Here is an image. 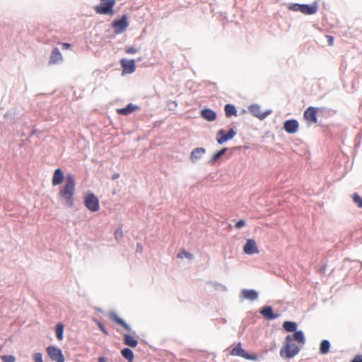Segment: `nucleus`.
<instances>
[{"mask_svg": "<svg viewBox=\"0 0 362 362\" xmlns=\"http://www.w3.org/2000/svg\"><path fill=\"white\" fill-rule=\"evenodd\" d=\"M76 182L74 176L69 174L65 177V184L59 192V197L65 200V204L68 207L73 206V196L74 195Z\"/></svg>", "mask_w": 362, "mask_h": 362, "instance_id": "f257e3e1", "label": "nucleus"}, {"mask_svg": "<svg viewBox=\"0 0 362 362\" xmlns=\"http://www.w3.org/2000/svg\"><path fill=\"white\" fill-rule=\"evenodd\" d=\"M292 341L293 338L291 335H288L286 337L285 346L280 351V355L281 357L291 358L298 354L299 348L296 344H293Z\"/></svg>", "mask_w": 362, "mask_h": 362, "instance_id": "f03ea898", "label": "nucleus"}, {"mask_svg": "<svg viewBox=\"0 0 362 362\" xmlns=\"http://www.w3.org/2000/svg\"><path fill=\"white\" fill-rule=\"evenodd\" d=\"M115 0H100V4L95 8L98 14H112Z\"/></svg>", "mask_w": 362, "mask_h": 362, "instance_id": "7ed1b4c3", "label": "nucleus"}, {"mask_svg": "<svg viewBox=\"0 0 362 362\" xmlns=\"http://www.w3.org/2000/svg\"><path fill=\"white\" fill-rule=\"evenodd\" d=\"M249 112L254 117L258 118L260 120L264 119L272 112V110H267L264 112H262L261 107L258 104H252L248 107Z\"/></svg>", "mask_w": 362, "mask_h": 362, "instance_id": "20e7f679", "label": "nucleus"}, {"mask_svg": "<svg viewBox=\"0 0 362 362\" xmlns=\"http://www.w3.org/2000/svg\"><path fill=\"white\" fill-rule=\"evenodd\" d=\"M85 206L91 211H97L99 210L100 204L98 197L93 193L88 194L84 200Z\"/></svg>", "mask_w": 362, "mask_h": 362, "instance_id": "39448f33", "label": "nucleus"}, {"mask_svg": "<svg viewBox=\"0 0 362 362\" xmlns=\"http://www.w3.org/2000/svg\"><path fill=\"white\" fill-rule=\"evenodd\" d=\"M230 354L233 356H240V357H243L247 360H251V361H257V356L255 354H247L243 349H242L240 342H239L230 351Z\"/></svg>", "mask_w": 362, "mask_h": 362, "instance_id": "423d86ee", "label": "nucleus"}, {"mask_svg": "<svg viewBox=\"0 0 362 362\" xmlns=\"http://www.w3.org/2000/svg\"><path fill=\"white\" fill-rule=\"evenodd\" d=\"M47 352L52 361L57 362L64 361V357L63 356L62 351L59 348H57L53 346H49L47 348Z\"/></svg>", "mask_w": 362, "mask_h": 362, "instance_id": "0eeeda50", "label": "nucleus"}, {"mask_svg": "<svg viewBox=\"0 0 362 362\" xmlns=\"http://www.w3.org/2000/svg\"><path fill=\"white\" fill-rule=\"evenodd\" d=\"M236 134V132L233 129H230L227 134L223 129H219L217 133V142L219 144H223L226 141L232 139Z\"/></svg>", "mask_w": 362, "mask_h": 362, "instance_id": "6e6552de", "label": "nucleus"}, {"mask_svg": "<svg viewBox=\"0 0 362 362\" xmlns=\"http://www.w3.org/2000/svg\"><path fill=\"white\" fill-rule=\"evenodd\" d=\"M128 25L129 23L126 16H123L119 20L115 21L112 23V27L115 28L117 34L123 33L127 28Z\"/></svg>", "mask_w": 362, "mask_h": 362, "instance_id": "1a4fd4ad", "label": "nucleus"}, {"mask_svg": "<svg viewBox=\"0 0 362 362\" xmlns=\"http://www.w3.org/2000/svg\"><path fill=\"white\" fill-rule=\"evenodd\" d=\"M120 64L123 69V73L132 74L136 69L135 61L134 59H122Z\"/></svg>", "mask_w": 362, "mask_h": 362, "instance_id": "9d476101", "label": "nucleus"}, {"mask_svg": "<svg viewBox=\"0 0 362 362\" xmlns=\"http://www.w3.org/2000/svg\"><path fill=\"white\" fill-rule=\"evenodd\" d=\"M243 251L247 255H253L259 252L256 243L253 239H248L243 247Z\"/></svg>", "mask_w": 362, "mask_h": 362, "instance_id": "9b49d317", "label": "nucleus"}, {"mask_svg": "<svg viewBox=\"0 0 362 362\" xmlns=\"http://www.w3.org/2000/svg\"><path fill=\"white\" fill-rule=\"evenodd\" d=\"M299 127L296 119H289L284 122V129L288 134H294L298 132Z\"/></svg>", "mask_w": 362, "mask_h": 362, "instance_id": "f8f14e48", "label": "nucleus"}, {"mask_svg": "<svg viewBox=\"0 0 362 362\" xmlns=\"http://www.w3.org/2000/svg\"><path fill=\"white\" fill-rule=\"evenodd\" d=\"M259 313L268 320L276 319L280 316V315L278 313H273L272 308L271 306L262 307L259 311Z\"/></svg>", "mask_w": 362, "mask_h": 362, "instance_id": "ddd939ff", "label": "nucleus"}, {"mask_svg": "<svg viewBox=\"0 0 362 362\" xmlns=\"http://www.w3.org/2000/svg\"><path fill=\"white\" fill-rule=\"evenodd\" d=\"M317 110L313 107H309L304 112L305 118L310 123H316L317 119Z\"/></svg>", "mask_w": 362, "mask_h": 362, "instance_id": "4468645a", "label": "nucleus"}, {"mask_svg": "<svg viewBox=\"0 0 362 362\" xmlns=\"http://www.w3.org/2000/svg\"><path fill=\"white\" fill-rule=\"evenodd\" d=\"M317 11V4H313L312 5L310 4H302L300 11L303 14L305 15H313L316 13Z\"/></svg>", "mask_w": 362, "mask_h": 362, "instance_id": "2eb2a0df", "label": "nucleus"}, {"mask_svg": "<svg viewBox=\"0 0 362 362\" xmlns=\"http://www.w3.org/2000/svg\"><path fill=\"white\" fill-rule=\"evenodd\" d=\"M64 179V175L63 171L60 168H57L54 170L52 183L53 186H57L60 185Z\"/></svg>", "mask_w": 362, "mask_h": 362, "instance_id": "dca6fc26", "label": "nucleus"}, {"mask_svg": "<svg viewBox=\"0 0 362 362\" xmlns=\"http://www.w3.org/2000/svg\"><path fill=\"white\" fill-rule=\"evenodd\" d=\"M201 116L209 122H213L216 118V113L213 110L206 108L201 111Z\"/></svg>", "mask_w": 362, "mask_h": 362, "instance_id": "f3484780", "label": "nucleus"}, {"mask_svg": "<svg viewBox=\"0 0 362 362\" xmlns=\"http://www.w3.org/2000/svg\"><path fill=\"white\" fill-rule=\"evenodd\" d=\"M62 60L63 57L59 49L57 47L54 48L50 54L49 63L57 64Z\"/></svg>", "mask_w": 362, "mask_h": 362, "instance_id": "a211bd4d", "label": "nucleus"}, {"mask_svg": "<svg viewBox=\"0 0 362 362\" xmlns=\"http://www.w3.org/2000/svg\"><path fill=\"white\" fill-rule=\"evenodd\" d=\"M206 150L205 148L202 147H198L194 148L190 156V158L193 163L197 162L198 160H199L203 155L205 153Z\"/></svg>", "mask_w": 362, "mask_h": 362, "instance_id": "6ab92c4d", "label": "nucleus"}, {"mask_svg": "<svg viewBox=\"0 0 362 362\" xmlns=\"http://www.w3.org/2000/svg\"><path fill=\"white\" fill-rule=\"evenodd\" d=\"M241 294L243 298L250 300H257L258 298V293L254 289H243Z\"/></svg>", "mask_w": 362, "mask_h": 362, "instance_id": "aec40b11", "label": "nucleus"}, {"mask_svg": "<svg viewBox=\"0 0 362 362\" xmlns=\"http://www.w3.org/2000/svg\"><path fill=\"white\" fill-rule=\"evenodd\" d=\"M139 108V107L137 105L129 103L125 107L118 109L117 112L120 115H128Z\"/></svg>", "mask_w": 362, "mask_h": 362, "instance_id": "412c9836", "label": "nucleus"}, {"mask_svg": "<svg viewBox=\"0 0 362 362\" xmlns=\"http://www.w3.org/2000/svg\"><path fill=\"white\" fill-rule=\"evenodd\" d=\"M110 317L111 318V320H112L116 323L122 326L127 330H128V331L131 330L129 325L128 324H127L124 320H123L122 319L119 317L115 312H112L110 314Z\"/></svg>", "mask_w": 362, "mask_h": 362, "instance_id": "4be33fe9", "label": "nucleus"}, {"mask_svg": "<svg viewBox=\"0 0 362 362\" xmlns=\"http://www.w3.org/2000/svg\"><path fill=\"white\" fill-rule=\"evenodd\" d=\"M124 342L127 346L133 348L138 344V341L128 334H124Z\"/></svg>", "mask_w": 362, "mask_h": 362, "instance_id": "5701e85b", "label": "nucleus"}, {"mask_svg": "<svg viewBox=\"0 0 362 362\" xmlns=\"http://www.w3.org/2000/svg\"><path fill=\"white\" fill-rule=\"evenodd\" d=\"M225 114L227 117H230L233 115H237V110L233 105L227 104L224 107Z\"/></svg>", "mask_w": 362, "mask_h": 362, "instance_id": "b1692460", "label": "nucleus"}, {"mask_svg": "<svg viewBox=\"0 0 362 362\" xmlns=\"http://www.w3.org/2000/svg\"><path fill=\"white\" fill-rule=\"evenodd\" d=\"M292 338L293 340H295L300 344H304L305 343L304 334L301 330L296 331Z\"/></svg>", "mask_w": 362, "mask_h": 362, "instance_id": "393cba45", "label": "nucleus"}, {"mask_svg": "<svg viewBox=\"0 0 362 362\" xmlns=\"http://www.w3.org/2000/svg\"><path fill=\"white\" fill-rule=\"evenodd\" d=\"M284 329L290 332H296L297 329V325L294 322L286 321L283 324Z\"/></svg>", "mask_w": 362, "mask_h": 362, "instance_id": "a878e982", "label": "nucleus"}, {"mask_svg": "<svg viewBox=\"0 0 362 362\" xmlns=\"http://www.w3.org/2000/svg\"><path fill=\"white\" fill-rule=\"evenodd\" d=\"M121 354L122 356L128 361L132 362L134 360V353L129 348H124L122 350Z\"/></svg>", "mask_w": 362, "mask_h": 362, "instance_id": "bb28decb", "label": "nucleus"}, {"mask_svg": "<svg viewBox=\"0 0 362 362\" xmlns=\"http://www.w3.org/2000/svg\"><path fill=\"white\" fill-rule=\"evenodd\" d=\"M330 348V343L328 340L324 339L321 341L320 346V352L322 354H326L329 352Z\"/></svg>", "mask_w": 362, "mask_h": 362, "instance_id": "cd10ccee", "label": "nucleus"}, {"mask_svg": "<svg viewBox=\"0 0 362 362\" xmlns=\"http://www.w3.org/2000/svg\"><path fill=\"white\" fill-rule=\"evenodd\" d=\"M64 332V325L62 324H58L56 327V336L59 340H62Z\"/></svg>", "mask_w": 362, "mask_h": 362, "instance_id": "c85d7f7f", "label": "nucleus"}, {"mask_svg": "<svg viewBox=\"0 0 362 362\" xmlns=\"http://www.w3.org/2000/svg\"><path fill=\"white\" fill-rule=\"evenodd\" d=\"M226 151H227V148H223L221 150H220L219 151H218L217 153H216L211 158L210 162L211 163L216 162L218 159H219L226 153Z\"/></svg>", "mask_w": 362, "mask_h": 362, "instance_id": "c756f323", "label": "nucleus"}, {"mask_svg": "<svg viewBox=\"0 0 362 362\" xmlns=\"http://www.w3.org/2000/svg\"><path fill=\"white\" fill-rule=\"evenodd\" d=\"M177 257L180 258V259L187 258L189 259H192L193 255L191 254L190 252L185 251V250H182L178 253Z\"/></svg>", "mask_w": 362, "mask_h": 362, "instance_id": "7c9ffc66", "label": "nucleus"}, {"mask_svg": "<svg viewBox=\"0 0 362 362\" xmlns=\"http://www.w3.org/2000/svg\"><path fill=\"white\" fill-rule=\"evenodd\" d=\"M353 200L358 207L362 208V198L357 193L353 194Z\"/></svg>", "mask_w": 362, "mask_h": 362, "instance_id": "2f4dec72", "label": "nucleus"}, {"mask_svg": "<svg viewBox=\"0 0 362 362\" xmlns=\"http://www.w3.org/2000/svg\"><path fill=\"white\" fill-rule=\"evenodd\" d=\"M302 4H291L288 6V9L293 11H300Z\"/></svg>", "mask_w": 362, "mask_h": 362, "instance_id": "473e14b6", "label": "nucleus"}, {"mask_svg": "<svg viewBox=\"0 0 362 362\" xmlns=\"http://www.w3.org/2000/svg\"><path fill=\"white\" fill-rule=\"evenodd\" d=\"M3 362H15L16 358L11 355H4L1 357Z\"/></svg>", "mask_w": 362, "mask_h": 362, "instance_id": "72a5a7b5", "label": "nucleus"}, {"mask_svg": "<svg viewBox=\"0 0 362 362\" xmlns=\"http://www.w3.org/2000/svg\"><path fill=\"white\" fill-rule=\"evenodd\" d=\"M33 359H34L35 362H43L42 355L41 353H35L33 355Z\"/></svg>", "mask_w": 362, "mask_h": 362, "instance_id": "f704fd0d", "label": "nucleus"}, {"mask_svg": "<svg viewBox=\"0 0 362 362\" xmlns=\"http://www.w3.org/2000/svg\"><path fill=\"white\" fill-rule=\"evenodd\" d=\"M138 52V49L134 48V47H129L125 49V52L127 54H135Z\"/></svg>", "mask_w": 362, "mask_h": 362, "instance_id": "c9c22d12", "label": "nucleus"}, {"mask_svg": "<svg viewBox=\"0 0 362 362\" xmlns=\"http://www.w3.org/2000/svg\"><path fill=\"white\" fill-rule=\"evenodd\" d=\"M245 226V221L244 220H239L235 223V228L240 229Z\"/></svg>", "mask_w": 362, "mask_h": 362, "instance_id": "e433bc0d", "label": "nucleus"}, {"mask_svg": "<svg viewBox=\"0 0 362 362\" xmlns=\"http://www.w3.org/2000/svg\"><path fill=\"white\" fill-rule=\"evenodd\" d=\"M98 327H100V330L106 335L108 334V332L106 330V329L105 328L104 325L102 324V323H99L98 324Z\"/></svg>", "mask_w": 362, "mask_h": 362, "instance_id": "4c0bfd02", "label": "nucleus"}, {"mask_svg": "<svg viewBox=\"0 0 362 362\" xmlns=\"http://www.w3.org/2000/svg\"><path fill=\"white\" fill-rule=\"evenodd\" d=\"M351 362H362V356L357 355L356 356L354 357Z\"/></svg>", "mask_w": 362, "mask_h": 362, "instance_id": "58836bf2", "label": "nucleus"}, {"mask_svg": "<svg viewBox=\"0 0 362 362\" xmlns=\"http://www.w3.org/2000/svg\"><path fill=\"white\" fill-rule=\"evenodd\" d=\"M326 37L327 38V42L329 45H332L334 43V38L333 37L330 35H327Z\"/></svg>", "mask_w": 362, "mask_h": 362, "instance_id": "ea45409f", "label": "nucleus"}, {"mask_svg": "<svg viewBox=\"0 0 362 362\" xmlns=\"http://www.w3.org/2000/svg\"><path fill=\"white\" fill-rule=\"evenodd\" d=\"M70 47H71V45L69 43H63L62 44V48L64 49H69Z\"/></svg>", "mask_w": 362, "mask_h": 362, "instance_id": "a19ab883", "label": "nucleus"}, {"mask_svg": "<svg viewBox=\"0 0 362 362\" xmlns=\"http://www.w3.org/2000/svg\"><path fill=\"white\" fill-rule=\"evenodd\" d=\"M141 249H142L141 244V243H138L136 244V250H137V251H141Z\"/></svg>", "mask_w": 362, "mask_h": 362, "instance_id": "79ce46f5", "label": "nucleus"}, {"mask_svg": "<svg viewBox=\"0 0 362 362\" xmlns=\"http://www.w3.org/2000/svg\"><path fill=\"white\" fill-rule=\"evenodd\" d=\"M98 362H107V359L105 357H99Z\"/></svg>", "mask_w": 362, "mask_h": 362, "instance_id": "37998d69", "label": "nucleus"}, {"mask_svg": "<svg viewBox=\"0 0 362 362\" xmlns=\"http://www.w3.org/2000/svg\"><path fill=\"white\" fill-rule=\"evenodd\" d=\"M122 232L121 230H117L116 232H115V235H116V237L117 238V236L119 235H122Z\"/></svg>", "mask_w": 362, "mask_h": 362, "instance_id": "c03bdc74", "label": "nucleus"}, {"mask_svg": "<svg viewBox=\"0 0 362 362\" xmlns=\"http://www.w3.org/2000/svg\"><path fill=\"white\" fill-rule=\"evenodd\" d=\"M119 177V173H115L112 175V180H115V179H117L118 177Z\"/></svg>", "mask_w": 362, "mask_h": 362, "instance_id": "a18cd8bd", "label": "nucleus"}]
</instances>
